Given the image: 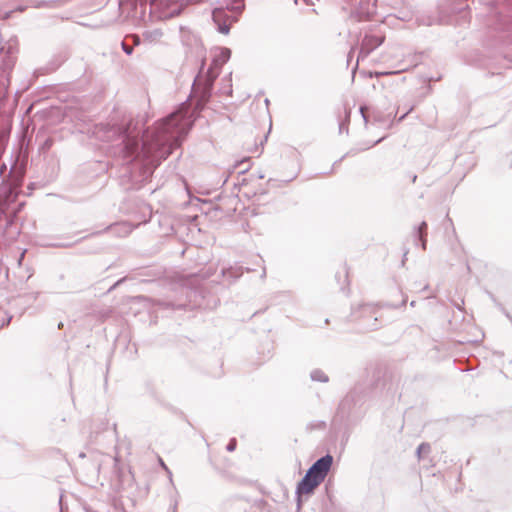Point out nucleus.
<instances>
[{
	"label": "nucleus",
	"mask_w": 512,
	"mask_h": 512,
	"mask_svg": "<svg viewBox=\"0 0 512 512\" xmlns=\"http://www.w3.org/2000/svg\"><path fill=\"white\" fill-rule=\"evenodd\" d=\"M55 175V166H52L49 171H47V176L49 179L53 178Z\"/></svg>",
	"instance_id": "obj_35"
},
{
	"label": "nucleus",
	"mask_w": 512,
	"mask_h": 512,
	"mask_svg": "<svg viewBox=\"0 0 512 512\" xmlns=\"http://www.w3.org/2000/svg\"><path fill=\"white\" fill-rule=\"evenodd\" d=\"M179 34L186 54L200 62L197 75L192 84V93L198 97L199 104L204 105L213 94V76L206 75L203 77L206 66V49L200 37L188 26L180 25Z\"/></svg>",
	"instance_id": "obj_3"
},
{
	"label": "nucleus",
	"mask_w": 512,
	"mask_h": 512,
	"mask_svg": "<svg viewBox=\"0 0 512 512\" xmlns=\"http://www.w3.org/2000/svg\"><path fill=\"white\" fill-rule=\"evenodd\" d=\"M160 465L163 466L165 468V470L168 472L169 474V477L171 478L172 477V473L171 471L168 469V467L165 465V463L163 462V460H160Z\"/></svg>",
	"instance_id": "obj_40"
},
{
	"label": "nucleus",
	"mask_w": 512,
	"mask_h": 512,
	"mask_svg": "<svg viewBox=\"0 0 512 512\" xmlns=\"http://www.w3.org/2000/svg\"><path fill=\"white\" fill-rule=\"evenodd\" d=\"M355 423H337V425L343 427V432H342V435H341V442H340V446H341V450L343 451L349 441V438H350V435L352 433V426L354 425Z\"/></svg>",
	"instance_id": "obj_18"
},
{
	"label": "nucleus",
	"mask_w": 512,
	"mask_h": 512,
	"mask_svg": "<svg viewBox=\"0 0 512 512\" xmlns=\"http://www.w3.org/2000/svg\"><path fill=\"white\" fill-rule=\"evenodd\" d=\"M149 117L129 118L110 127L106 133L111 140L108 153L123 166L122 176L131 182L128 189H140L150 180L154 170L170 154L176 134L184 131L185 118L178 113L158 120L153 127L146 124Z\"/></svg>",
	"instance_id": "obj_1"
},
{
	"label": "nucleus",
	"mask_w": 512,
	"mask_h": 512,
	"mask_svg": "<svg viewBox=\"0 0 512 512\" xmlns=\"http://www.w3.org/2000/svg\"><path fill=\"white\" fill-rule=\"evenodd\" d=\"M156 303H157V305L162 306L164 308L176 309V307L171 302L157 300Z\"/></svg>",
	"instance_id": "obj_31"
},
{
	"label": "nucleus",
	"mask_w": 512,
	"mask_h": 512,
	"mask_svg": "<svg viewBox=\"0 0 512 512\" xmlns=\"http://www.w3.org/2000/svg\"><path fill=\"white\" fill-rule=\"evenodd\" d=\"M231 50L226 47L217 48V52L215 53L211 65L206 69H204V76H213V82L218 77L222 66L229 61L231 58Z\"/></svg>",
	"instance_id": "obj_10"
},
{
	"label": "nucleus",
	"mask_w": 512,
	"mask_h": 512,
	"mask_svg": "<svg viewBox=\"0 0 512 512\" xmlns=\"http://www.w3.org/2000/svg\"><path fill=\"white\" fill-rule=\"evenodd\" d=\"M512 323V316L511 314L504 308V310H500Z\"/></svg>",
	"instance_id": "obj_39"
},
{
	"label": "nucleus",
	"mask_w": 512,
	"mask_h": 512,
	"mask_svg": "<svg viewBox=\"0 0 512 512\" xmlns=\"http://www.w3.org/2000/svg\"><path fill=\"white\" fill-rule=\"evenodd\" d=\"M413 109H414V106H411V107H410V108H409L405 113H403V114H402V115L397 119V122H402V121L406 118V116H407L410 112H412V111H413Z\"/></svg>",
	"instance_id": "obj_32"
},
{
	"label": "nucleus",
	"mask_w": 512,
	"mask_h": 512,
	"mask_svg": "<svg viewBox=\"0 0 512 512\" xmlns=\"http://www.w3.org/2000/svg\"><path fill=\"white\" fill-rule=\"evenodd\" d=\"M80 240H77V242H79ZM75 244V242H74ZM73 245V243H53V244H49V246L51 247H55V248H67V247H71Z\"/></svg>",
	"instance_id": "obj_30"
},
{
	"label": "nucleus",
	"mask_w": 512,
	"mask_h": 512,
	"mask_svg": "<svg viewBox=\"0 0 512 512\" xmlns=\"http://www.w3.org/2000/svg\"><path fill=\"white\" fill-rule=\"evenodd\" d=\"M416 180H417V175H416V174H413V175L411 176V181H412V183H415V182H416Z\"/></svg>",
	"instance_id": "obj_44"
},
{
	"label": "nucleus",
	"mask_w": 512,
	"mask_h": 512,
	"mask_svg": "<svg viewBox=\"0 0 512 512\" xmlns=\"http://www.w3.org/2000/svg\"><path fill=\"white\" fill-rule=\"evenodd\" d=\"M295 177L291 178V179H288L286 180L285 182L288 183V182H291Z\"/></svg>",
	"instance_id": "obj_50"
},
{
	"label": "nucleus",
	"mask_w": 512,
	"mask_h": 512,
	"mask_svg": "<svg viewBox=\"0 0 512 512\" xmlns=\"http://www.w3.org/2000/svg\"><path fill=\"white\" fill-rule=\"evenodd\" d=\"M127 38L133 47L138 46L141 43L140 38L136 35L127 36Z\"/></svg>",
	"instance_id": "obj_29"
},
{
	"label": "nucleus",
	"mask_w": 512,
	"mask_h": 512,
	"mask_svg": "<svg viewBox=\"0 0 512 512\" xmlns=\"http://www.w3.org/2000/svg\"><path fill=\"white\" fill-rule=\"evenodd\" d=\"M453 22V16L446 13L444 10L440 9L438 10V13L436 16H429L427 18L426 25L432 26V25H449Z\"/></svg>",
	"instance_id": "obj_16"
},
{
	"label": "nucleus",
	"mask_w": 512,
	"mask_h": 512,
	"mask_svg": "<svg viewBox=\"0 0 512 512\" xmlns=\"http://www.w3.org/2000/svg\"><path fill=\"white\" fill-rule=\"evenodd\" d=\"M12 318H13V316L9 315L6 319H4L1 324V327L7 326L11 322Z\"/></svg>",
	"instance_id": "obj_36"
},
{
	"label": "nucleus",
	"mask_w": 512,
	"mask_h": 512,
	"mask_svg": "<svg viewBox=\"0 0 512 512\" xmlns=\"http://www.w3.org/2000/svg\"><path fill=\"white\" fill-rule=\"evenodd\" d=\"M235 168L238 169L239 174L247 172L250 168V158H244L235 164Z\"/></svg>",
	"instance_id": "obj_23"
},
{
	"label": "nucleus",
	"mask_w": 512,
	"mask_h": 512,
	"mask_svg": "<svg viewBox=\"0 0 512 512\" xmlns=\"http://www.w3.org/2000/svg\"><path fill=\"white\" fill-rule=\"evenodd\" d=\"M28 6H29V5H18V6H16L13 10H14V12H20V13H22V12L26 11V9H27V7H28Z\"/></svg>",
	"instance_id": "obj_33"
},
{
	"label": "nucleus",
	"mask_w": 512,
	"mask_h": 512,
	"mask_svg": "<svg viewBox=\"0 0 512 512\" xmlns=\"http://www.w3.org/2000/svg\"><path fill=\"white\" fill-rule=\"evenodd\" d=\"M265 277H266V270L264 268L263 271H262V274H261V278H265Z\"/></svg>",
	"instance_id": "obj_47"
},
{
	"label": "nucleus",
	"mask_w": 512,
	"mask_h": 512,
	"mask_svg": "<svg viewBox=\"0 0 512 512\" xmlns=\"http://www.w3.org/2000/svg\"><path fill=\"white\" fill-rule=\"evenodd\" d=\"M512 323V316L511 314L504 308V310H500Z\"/></svg>",
	"instance_id": "obj_38"
},
{
	"label": "nucleus",
	"mask_w": 512,
	"mask_h": 512,
	"mask_svg": "<svg viewBox=\"0 0 512 512\" xmlns=\"http://www.w3.org/2000/svg\"><path fill=\"white\" fill-rule=\"evenodd\" d=\"M344 118L339 120V133L342 134L343 132L348 133L349 131V123H350V117H351V109L345 107L344 109Z\"/></svg>",
	"instance_id": "obj_19"
},
{
	"label": "nucleus",
	"mask_w": 512,
	"mask_h": 512,
	"mask_svg": "<svg viewBox=\"0 0 512 512\" xmlns=\"http://www.w3.org/2000/svg\"><path fill=\"white\" fill-rule=\"evenodd\" d=\"M143 35L147 39L152 37V36L154 38H157V37H161L162 36V32L159 29H155L153 32L146 31V32L143 33Z\"/></svg>",
	"instance_id": "obj_28"
},
{
	"label": "nucleus",
	"mask_w": 512,
	"mask_h": 512,
	"mask_svg": "<svg viewBox=\"0 0 512 512\" xmlns=\"http://www.w3.org/2000/svg\"><path fill=\"white\" fill-rule=\"evenodd\" d=\"M310 379L314 382L328 383L329 376L321 369L316 368L310 372Z\"/></svg>",
	"instance_id": "obj_20"
},
{
	"label": "nucleus",
	"mask_w": 512,
	"mask_h": 512,
	"mask_svg": "<svg viewBox=\"0 0 512 512\" xmlns=\"http://www.w3.org/2000/svg\"><path fill=\"white\" fill-rule=\"evenodd\" d=\"M381 140H382V138H380V139L376 140V141L374 142V145H376V144L380 143V142H381Z\"/></svg>",
	"instance_id": "obj_49"
},
{
	"label": "nucleus",
	"mask_w": 512,
	"mask_h": 512,
	"mask_svg": "<svg viewBox=\"0 0 512 512\" xmlns=\"http://www.w3.org/2000/svg\"><path fill=\"white\" fill-rule=\"evenodd\" d=\"M60 511L63 512V508L62 507L60 508Z\"/></svg>",
	"instance_id": "obj_56"
},
{
	"label": "nucleus",
	"mask_w": 512,
	"mask_h": 512,
	"mask_svg": "<svg viewBox=\"0 0 512 512\" xmlns=\"http://www.w3.org/2000/svg\"><path fill=\"white\" fill-rule=\"evenodd\" d=\"M25 179L23 164L2 162L0 165V240L10 244L17 240L22 224L19 213L25 206L22 186Z\"/></svg>",
	"instance_id": "obj_2"
},
{
	"label": "nucleus",
	"mask_w": 512,
	"mask_h": 512,
	"mask_svg": "<svg viewBox=\"0 0 512 512\" xmlns=\"http://www.w3.org/2000/svg\"><path fill=\"white\" fill-rule=\"evenodd\" d=\"M410 305L414 306L415 305V301H411Z\"/></svg>",
	"instance_id": "obj_52"
},
{
	"label": "nucleus",
	"mask_w": 512,
	"mask_h": 512,
	"mask_svg": "<svg viewBox=\"0 0 512 512\" xmlns=\"http://www.w3.org/2000/svg\"><path fill=\"white\" fill-rule=\"evenodd\" d=\"M268 134H269V132L264 136L263 140L261 141V143H260V144H261L262 146H263L264 142H266V141H267Z\"/></svg>",
	"instance_id": "obj_43"
},
{
	"label": "nucleus",
	"mask_w": 512,
	"mask_h": 512,
	"mask_svg": "<svg viewBox=\"0 0 512 512\" xmlns=\"http://www.w3.org/2000/svg\"><path fill=\"white\" fill-rule=\"evenodd\" d=\"M344 281L345 282L348 281V272L347 271L344 272Z\"/></svg>",
	"instance_id": "obj_45"
},
{
	"label": "nucleus",
	"mask_w": 512,
	"mask_h": 512,
	"mask_svg": "<svg viewBox=\"0 0 512 512\" xmlns=\"http://www.w3.org/2000/svg\"><path fill=\"white\" fill-rule=\"evenodd\" d=\"M62 326H63V323H62V322H60V323L58 324V327H59V328H61Z\"/></svg>",
	"instance_id": "obj_51"
},
{
	"label": "nucleus",
	"mask_w": 512,
	"mask_h": 512,
	"mask_svg": "<svg viewBox=\"0 0 512 512\" xmlns=\"http://www.w3.org/2000/svg\"><path fill=\"white\" fill-rule=\"evenodd\" d=\"M303 1H304V3H305L307 6L314 5L313 0H303Z\"/></svg>",
	"instance_id": "obj_42"
},
{
	"label": "nucleus",
	"mask_w": 512,
	"mask_h": 512,
	"mask_svg": "<svg viewBox=\"0 0 512 512\" xmlns=\"http://www.w3.org/2000/svg\"><path fill=\"white\" fill-rule=\"evenodd\" d=\"M343 9L358 21H368L376 14L377 0H342Z\"/></svg>",
	"instance_id": "obj_8"
},
{
	"label": "nucleus",
	"mask_w": 512,
	"mask_h": 512,
	"mask_svg": "<svg viewBox=\"0 0 512 512\" xmlns=\"http://www.w3.org/2000/svg\"><path fill=\"white\" fill-rule=\"evenodd\" d=\"M36 141L39 142L38 152L40 156H43V160H53V157L49 152L55 143V138L53 136H43L42 138V136L38 133L36 135Z\"/></svg>",
	"instance_id": "obj_13"
},
{
	"label": "nucleus",
	"mask_w": 512,
	"mask_h": 512,
	"mask_svg": "<svg viewBox=\"0 0 512 512\" xmlns=\"http://www.w3.org/2000/svg\"><path fill=\"white\" fill-rule=\"evenodd\" d=\"M431 451V445L428 442H422L416 449V456L419 460L423 459Z\"/></svg>",
	"instance_id": "obj_22"
},
{
	"label": "nucleus",
	"mask_w": 512,
	"mask_h": 512,
	"mask_svg": "<svg viewBox=\"0 0 512 512\" xmlns=\"http://www.w3.org/2000/svg\"><path fill=\"white\" fill-rule=\"evenodd\" d=\"M383 43V39L376 35L365 34L361 48L359 52V57H366L376 48H378Z\"/></svg>",
	"instance_id": "obj_12"
},
{
	"label": "nucleus",
	"mask_w": 512,
	"mask_h": 512,
	"mask_svg": "<svg viewBox=\"0 0 512 512\" xmlns=\"http://www.w3.org/2000/svg\"><path fill=\"white\" fill-rule=\"evenodd\" d=\"M323 481L306 471L305 475L298 481L296 485L295 495L298 509L301 507V498H307L314 494L315 488Z\"/></svg>",
	"instance_id": "obj_9"
},
{
	"label": "nucleus",
	"mask_w": 512,
	"mask_h": 512,
	"mask_svg": "<svg viewBox=\"0 0 512 512\" xmlns=\"http://www.w3.org/2000/svg\"><path fill=\"white\" fill-rule=\"evenodd\" d=\"M237 448V440L235 438H231L227 445H226V450L228 452H234Z\"/></svg>",
	"instance_id": "obj_27"
},
{
	"label": "nucleus",
	"mask_w": 512,
	"mask_h": 512,
	"mask_svg": "<svg viewBox=\"0 0 512 512\" xmlns=\"http://www.w3.org/2000/svg\"><path fill=\"white\" fill-rule=\"evenodd\" d=\"M121 48L123 52L127 55H132L134 47L129 42V39L127 36L124 38V40L121 42Z\"/></svg>",
	"instance_id": "obj_24"
},
{
	"label": "nucleus",
	"mask_w": 512,
	"mask_h": 512,
	"mask_svg": "<svg viewBox=\"0 0 512 512\" xmlns=\"http://www.w3.org/2000/svg\"><path fill=\"white\" fill-rule=\"evenodd\" d=\"M203 0H131L127 16L136 24L166 20L181 14L185 7Z\"/></svg>",
	"instance_id": "obj_4"
},
{
	"label": "nucleus",
	"mask_w": 512,
	"mask_h": 512,
	"mask_svg": "<svg viewBox=\"0 0 512 512\" xmlns=\"http://www.w3.org/2000/svg\"><path fill=\"white\" fill-rule=\"evenodd\" d=\"M333 464V456L330 453L318 458L308 469L307 472L314 475L321 481H324L328 471Z\"/></svg>",
	"instance_id": "obj_11"
},
{
	"label": "nucleus",
	"mask_w": 512,
	"mask_h": 512,
	"mask_svg": "<svg viewBox=\"0 0 512 512\" xmlns=\"http://www.w3.org/2000/svg\"><path fill=\"white\" fill-rule=\"evenodd\" d=\"M257 177L259 179H263L265 177V175L262 172H259Z\"/></svg>",
	"instance_id": "obj_46"
},
{
	"label": "nucleus",
	"mask_w": 512,
	"mask_h": 512,
	"mask_svg": "<svg viewBox=\"0 0 512 512\" xmlns=\"http://www.w3.org/2000/svg\"><path fill=\"white\" fill-rule=\"evenodd\" d=\"M265 103L268 105L269 104V99H265Z\"/></svg>",
	"instance_id": "obj_54"
},
{
	"label": "nucleus",
	"mask_w": 512,
	"mask_h": 512,
	"mask_svg": "<svg viewBox=\"0 0 512 512\" xmlns=\"http://www.w3.org/2000/svg\"><path fill=\"white\" fill-rule=\"evenodd\" d=\"M486 293L488 297L491 299V301L495 304V306L499 308V310H504V306L497 300V298L492 292L486 291Z\"/></svg>",
	"instance_id": "obj_26"
},
{
	"label": "nucleus",
	"mask_w": 512,
	"mask_h": 512,
	"mask_svg": "<svg viewBox=\"0 0 512 512\" xmlns=\"http://www.w3.org/2000/svg\"><path fill=\"white\" fill-rule=\"evenodd\" d=\"M427 229V222L422 221L418 226H415L413 230L414 243L423 250H426L427 247Z\"/></svg>",
	"instance_id": "obj_15"
},
{
	"label": "nucleus",
	"mask_w": 512,
	"mask_h": 512,
	"mask_svg": "<svg viewBox=\"0 0 512 512\" xmlns=\"http://www.w3.org/2000/svg\"><path fill=\"white\" fill-rule=\"evenodd\" d=\"M294 3L297 5L298 4V0H294Z\"/></svg>",
	"instance_id": "obj_55"
},
{
	"label": "nucleus",
	"mask_w": 512,
	"mask_h": 512,
	"mask_svg": "<svg viewBox=\"0 0 512 512\" xmlns=\"http://www.w3.org/2000/svg\"><path fill=\"white\" fill-rule=\"evenodd\" d=\"M371 390V384L357 382L340 401L332 425L337 423H357L365 414L363 404Z\"/></svg>",
	"instance_id": "obj_5"
},
{
	"label": "nucleus",
	"mask_w": 512,
	"mask_h": 512,
	"mask_svg": "<svg viewBox=\"0 0 512 512\" xmlns=\"http://www.w3.org/2000/svg\"><path fill=\"white\" fill-rule=\"evenodd\" d=\"M329 486H330V481H328L325 484V490H326L327 497H328L329 501L331 502L332 501V495H331V493L329 491Z\"/></svg>",
	"instance_id": "obj_34"
},
{
	"label": "nucleus",
	"mask_w": 512,
	"mask_h": 512,
	"mask_svg": "<svg viewBox=\"0 0 512 512\" xmlns=\"http://www.w3.org/2000/svg\"><path fill=\"white\" fill-rule=\"evenodd\" d=\"M160 465L163 466L165 468V470L168 472L169 474V477L171 478L172 477V473L171 471L168 469V467L165 465V463L163 462V460H160Z\"/></svg>",
	"instance_id": "obj_41"
},
{
	"label": "nucleus",
	"mask_w": 512,
	"mask_h": 512,
	"mask_svg": "<svg viewBox=\"0 0 512 512\" xmlns=\"http://www.w3.org/2000/svg\"><path fill=\"white\" fill-rule=\"evenodd\" d=\"M340 276H341V275H340V273H336V274H335V277H336V279H337V280H339V279H340Z\"/></svg>",
	"instance_id": "obj_48"
},
{
	"label": "nucleus",
	"mask_w": 512,
	"mask_h": 512,
	"mask_svg": "<svg viewBox=\"0 0 512 512\" xmlns=\"http://www.w3.org/2000/svg\"><path fill=\"white\" fill-rule=\"evenodd\" d=\"M173 512H177L175 508H174Z\"/></svg>",
	"instance_id": "obj_57"
},
{
	"label": "nucleus",
	"mask_w": 512,
	"mask_h": 512,
	"mask_svg": "<svg viewBox=\"0 0 512 512\" xmlns=\"http://www.w3.org/2000/svg\"><path fill=\"white\" fill-rule=\"evenodd\" d=\"M455 306H456V308H457V309H459V310L461 309V308H460V304H457V305H455Z\"/></svg>",
	"instance_id": "obj_53"
},
{
	"label": "nucleus",
	"mask_w": 512,
	"mask_h": 512,
	"mask_svg": "<svg viewBox=\"0 0 512 512\" xmlns=\"http://www.w3.org/2000/svg\"><path fill=\"white\" fill-rule=\"evenodd\" d=\"M359 112L363 118L365 126L368 125L370 119H373L374 123L384 124L386 122V117L379 111L371 110V108L367 105H361L359 107Z\"/></svg>",
	"instance_id": "obj_14"
},
{
	"label": "nucleus",
	"mask_w": 512,
	"mask_h": 512,
	"mask_svg": "<svg viewBox=\"0 0 512 512\" xmlns=\"http://www.w3.org/2000/svg\"><path fill=\"white\" fill-rule=\"evenodd\" d=\"M245 9V0H229L225 7L220 6L212 10L211 17L216 30L227 35L231 23L237 22Z\"/></svg>",
	"instance_id": "obj_6"
},
{
	"label": "nucleus",
	"mask_w": 512,
	"mask_h": 512,
	"mask_svg": "<svg viewBox=\"0 0 512 512\" xmlns=\"http://www.w3.org/2000/svg\"><path fill=\"white\" fill-rule=\"evenodd\" d=\"M407 298L403 297L400 305H396L393 303L385 302V303H362L357 306H352L351 317L353 320H357L359 318H373L371 323H368L366 327L370 330H376L379 328L380 324L378 323L379 318L377 316V308L378 307H389V308H398L400 306H404L406 304Z\"/></svg>",
	"instance_id": "obj_7"
},
{
	"label": "nucleus",
	"mask_w": 512,
	"mask_h": 512,
	"mask_svg": "<svg viewBox=\"0 0 512 512\" xmlns=\"http://www.w3.org/2000/svg\"><path fill=\"white\" fill-rule=\"evenodd\" d=\"M13 13H14V10H9V11L5 12L4 18L10 19L12 17Z\"/></svg>",
	"instance_id": "obj_37"
},
{
	"label": "nucleus",
	"mask_w": 512,
	"mask_h": 512,
	"mask_svg": "<svg viewBox=\"0 0 512 512\" xmlns=\"http://www.w3.org/2000/svg\"><path fill=\"white\" fill-rule=\"evenodd\" d=\"M15 65V60L12 57H8L3 61V72H10Z\"/></svg>",
	"instance_id": "obj_25"
},
{
	"label": "nucleus",
	"mask_w": 512,
	"mask_h": 512,
	"mask_svg": "<svg viewBox=\"0 0 512 512\" xmlns=\"http://www.w3.org/2000/svg\"><path fill=\"white\" fill-rule=\"evenodd\" d=\"M326 421H323V420H313L311 422H309L307 425H306V431L307 432H312V431H315V430H325L326 429Z\"/></svg>",
	"instance_id": "obj_21"
},
{
	"label": "nucleus",
	"mask_w": 512,
	"mask_h": 512,
	"mask_svg": "<svg viewBox=\"0 0 512 512\" xmlns=\"http://www.w3.org/2000/svg\"><path fill=\"white\" fill-rule=\"evenodd\" d=\"M246 271H250L249 268H245ZM244 273V267L242 266H229L221 270L223 277L227 278L230 283L237 281Z\"/></svg>",
	"instance_id": "obj_17"
}]
</instances>
